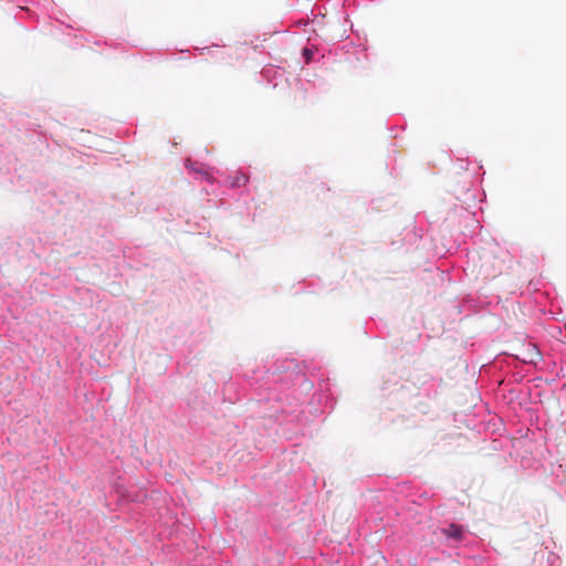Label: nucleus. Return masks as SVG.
Returning a JSON list of instances; mask_svg holds the SVG:
<instances>
[{
  "label": "nucleus",
  "mask_w": 566,
  "mask_h": 566,
  "mask_svg": "<svg viewBox=\"0 0 566 566\" xmlns=\"http://www.w3.org/2000/svg\"><path fill=\"white\" fill-rule=\"evenodd\" d=\"M249 181V176L243 171H237L231 178L230 185L232 188H241Z\"/></svg>",
  "instance_id": "nucleus-6"
},
{
  "label": "nucleus",
  "mask_w": 566,
  "mask_h": 566,
  "mask_svg": "<svg viewBox=\"0 0 566 566\" xmlns=\"http://www.w3.org/2000/svg\"><path fill=\"white\" fill-rule=\"evenodd\" d=\"M261 75L263 78L268 80L273 87H276L284 78V71L280 67L269 66L262 70Z\"/></svg>",
  "instance_id": "nucleus-3"
},
{
  "label": "nucleus",
  "mask_w": 566,
  "mask_h": 566,
  "mask_svg": "<svg viewBox=\"0 0 566 566\" xmlns=\"http://www.w3.org/2000/svg\"><path fill=\"white\" fill-rule=\"evenodd\" d=\"M558 560V556L555 555L553 552H547V562L551 566H555V564Z\"/></svg>",
  "instance_id": "nucleus-8"
},
{
  "label": "nucleus",
  "mask_w": 566,
  "mask_h": 566,
  "mask_svg": "<svg viewBox=\"0 0 566 566\" xmlns=\"http://www.w3.org/2000/svg\"><path fill=\"white\" fill-rule=\"evenodd\" d=\"M441 533L448 541L460 542L463 538L464 527L457 523H450L448 526L441 528Z\"/></svg>",
  "instance_id": "nucleus-4"
},
{
  "label": "nucleus",
  "mask_w": 566,
  "mask_h": 566,
  "mask_svg": "<svg viewBox=\"0 0 566 566\" xmlns=\"http://www.w3.org/2000/svg\"><path fill=\"white\" fill-rule=\"evenodd\" d=\"M317 50L314 46H304L302 49V59L304 60L305 64H310L314 61V56L316 54Z\"/></svg>",
  "instance_id": "nucleus-7"
},
{
  "label": "nucleus",
  "mask_w": 566,
  "mask_h": 566,
  "mask_svg": "<svg viewBox=\"0 0 566 566\" xmlns=\"http://www.w3.org/2000/svg\"><path fill=\"white\" fill-rule=\"evenodd\" d=\"M314 382L307 378L300 363L294 358H284L274 363L266 370L264 381L255 390V399L263 403L264 417L282 422L281 415L297 419V407L305 403L307 398H314Z\"/></svg>",
  "instance_id": "nucleus-1"
},
{
  "label": "nucleus",
  "mask_w": 566,
  "mask_h": 566,
  "mask_svg": "<svg viewBox=\"0 0 566 566\" xmlns=\"http://www.w3.org/2000/svg\"><path fill=\"white\" fill-rule=\"evenodd\" d=\"M185 166L189 170V172L199 175L201 179L209 180V168L206 167V165L200 164L198 161H192L191 159H186Z\"/></svg>",
  "instance_id": "nucleus-5"
},
{
  "label": "nucleus",
  "mask_w": 566,
  "mask_h": 566,
  "mask_svg": "<svg viewBox=\"0 0 566 566\" xmlns=\"http://www.w3.org/2000/svg\"><path fill=\"white\" fill-rule=\"evenodd\" d=\"M197 51H199L200 53H203L205 51L209 52L210 51V48L209 46H206V48H196Z\"/></svg>",
  "instance_id": "nucleus-9"
},
{
  "label": "nucleus",
  "mask_w": 566,
  "mask_h": 566,
  "mask_svg": "<svg viewBox=\"0 0 566 566\" xmlns=\"http://www.w3.org/2000/svg\"><path fill=\"white\" fill-rule=\"evenodd\" d=\"M438 386L437 379L429 374L415 375L407 379L390 375L382 381L381 391L387 398L388 408L424 412L423 399L436 395Z\"/></svg>",
  "instance_id": "nucleus-2"
}]
</instances>
